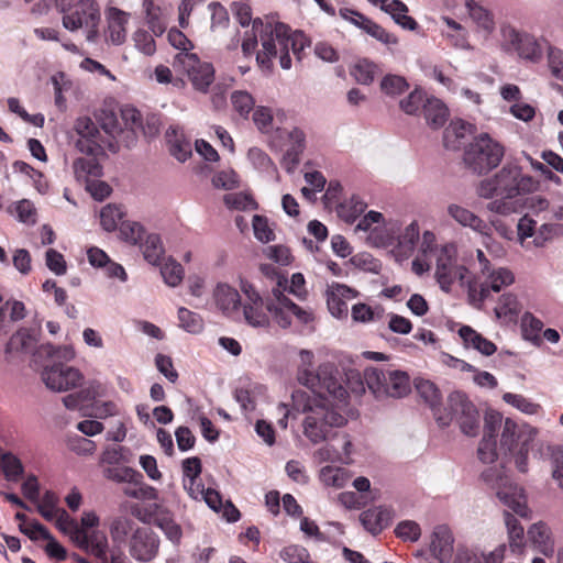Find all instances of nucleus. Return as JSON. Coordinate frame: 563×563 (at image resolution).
Wrapping results in <instances>:
<instances>
[{"mask_svg": "<svg viewBox=\"0 0 563 563\" xmlns=\"http://www.w3.org/2000/svg\"><path fill=\"white\" fill-rule=\"evenodd\" d=\"M231 103L235 112L242 118H247L250 112L254 110L255 101L251 93L243 90L233 91L231 95Z\"/></svg>", "mask_w": 563, "mask_h": 563, "instance_id": "53", "label": "nucleus"}, {"mask_svg": "<svg viewBox=\"0 0 563 563\" xmlns=\"http://www.w3.org/2000/svg\"><path fill=\"white\" fill-rule=\"evenodd\" d=\"M178 320L179 325L190 333H200L203 330V319L187 308L178 309Z\"/></svg>", "mask_w": 563, "mask_h": 563, "instance_id": "51", "label": "nucleus"}, {"mask_svg": "<svg viewBox=\"0 0 563 563\" xmlns=\"http://www.w3.org/2000/svg\"><path fill=\"white\" fill-rule=\"evenodd\" d=\"M89 157H79L74 162V173L78 179L98 178L102 175V167L99 164L98 155H88Z\"/></svg>", "mask_w": 563, "mask_h": 563, "instance_id": "31", "label": "nucleus"}, {"mask_svg": "<svg viewBox=\"0 0 563 563\" xmlns=\"http://www.w3.org/2000/svg\"><path fill=\"white\" fill-rule=\"evenodd\" d=\"M263 30L261 32L262 49L256 54V63L263 71L269 73L273 69V59L279 56V64L283 69L291 67V58L289 49L298 60L306 46L309 45L308 38L301 32L289 33V27L284 23H276L265 26L261 23Z\"/></svg>", "mask_w": 563, "mask_h": 563, "instance_id": "3", "label": "nucleus"}, {"mask_svg": "<svg viewBox=\"0 0 563 563\" xmlns=\"http://www.w3.org/2000/svg\"><path fill=\"white\" fill-rule=\"evenodd\" d=\"M367 205L360 197L352 196L338 205V216L346 223H353L366 209Z\"/></svg>", "mask_w": 563, "mask_h": 563, "instance_id": "36", "label": "nucleus"}, {"mask_svg": "<svg viewBox=\"0 0 563 563\" xmlns=\"http://www.w3.org/2000/svg\"><path fill=\"white\" fill-rule=\"evenodd\" d=\"M429 98L430 97H428L423 90L415 89L405 99L400 101L399 106L405 113L409 115H416L420 111L423 112L424 104Z\"/></svg>", "mask_w": 563, "mask_h": 563, "instance_id": "44", "label": "nucleus"}, {"mask_svg": "<svg viewBox=\"0 0 563 563\" xmlns=\"http://www.w3.org/2000/svg\"><path fill=\"white\" fill-rule=\"evenodd\" d=\"M519 310V302L512 294H504L495 307V313L498 318L517 314Z\"/></svg>", "mask_w": 563, "mask_h": 563, "instance_id": "57", "label": "nucleus"}, {"mask_svg": "<svg viewBox=\"0 0 563 563\" xmlns=\"http://www.w3.org/2000/svg\"><path fill=\"white\" fill-rule=\"evenodd\" d=\"M161 539L151 528L137 527L129 539V553L140 563L154 561L159 554Z\"/></svg>", "mask_w": 563, "mask_h": 563, "instance_id": "14", "label": "nucleus"}, {"mask_svg": "<svg viewBox=\"0 0 563 563\" xmlns=\"http://www.w3.org/2000/svg\"><path fill=\"white\" fill-rule=\"evenodd\" d=\"M523 428H531L528 424L518 426L512 419L507 418L504 422V429L501 433L500 444L506 448L510 453H514L517 448L521 446V441L518 439V434Z\"/></svg>", "mask_w": 563, "mask_h": 563, "instance_id": "35", "label": "nucleus"}, {"mask_svg": "<svg viewBox=\"0 0 563 563\" xmlns=\"http://www.w3.org/2000/svg\"><path fill=\"white\" fill-rule=\"evenodd\" d=\"M483 482L495 490L498 499L521 518L529 517L527 496L522 487L512 483L503 466L486 468L481 475Z\"/></svg>", "mask_w": 563, "mask_h": 563, "instance_id": "4", "label": "nucleus"}, {"mask_svg": "<svg viewBox=\"0 0 563 563\" xmlns=\"http://www.w3.org/2000/svg\"><path fill=\"white\" fill-rule=\"evenodd\" d=\"M537 431L534 428H523L518 434V439L521 441V446L517 448L514 452L516 454V466L521 473H526L528 470V453L530 450V443L533 441Z\"/></svg>", "mask_w": 563, "mask_h": 563, "instance_id": "37", "label": "nucleus"}, {"mask_svg": "<svg viewBox=\"0 0 563 563\" xmlns=\"http://www.w3.org/2000/svg\"><path fill=\"white\" fill-rule=\"evenodd\" d=\"M505 47L507 51H514L517 55L529 63L538 64L542 60L544 49L551 46L547 40H539L533 35L519 32L514 27L503 30Z\"/></svg>", "mask_w": 563, "mask_h": 563, "instance_id": "9", "label": "nucleus"}, {"mask_svg": "<svg viewBox=\"0 0 563 563\" xmlns=\"http://www.w3.org/2000/svg\"><path fill=\"white\" fill-rule=\"evenodd\" d=\"M395 534L405 542H416L421 537V528L413 520H404L396 526Z\"/></svg>", "mask_w": 563, "mask_h": 563, "instance_id": "56", "label": "nucleus"}, {"mask_svg": "<svg viewBox=\"0 0 563 563\" xmlns=\"http://www.w3.org/2000/svg\"><path fill=\"white\" fill-rule=\"evenodd\" d=\"M253 230L255 238L263 243H268L275 239V233L264 216L255 214L253 217Z\"/></svg>", "mask_w": 563, "mask_h": 563, "instance_id": "60", "label": "nucleus"}, {"mask_svg": "<svg viewBox=\"0 0 563 563\" xmlns=\"http://www.w3.org/2000/svg\"><path fill=\"white\" fill-rule=\"evenodd\" d=\"M327 305L332 316L336 318L347 316L346 300L357 296V291L346 285L332 283L327 289Z\"/></svg>", "mask_w": 563, "mask_h": 563, "instance_id": "19", "label": "nucleus"}, {"mask_svg": "<svg viewBox=\"0 0 563 563\" xmlns=\"http://www.w3.org/2000/svg\"><path fill=\"white\" fill-rule=\"evenodd\" d=\"M244 321L254 328L267 327L269 324L268 310L264 301H252L241 303Z\"/></svg>", "mask_w": 563, "mask_h": 563, "instance_id": "29", "label": "nucleus"}, {"mask_svg": "<svg viewBox=\"0 0 563 563\" xmlns=\"http://www.w3.org/2000/svg\"><path fill=\"white\" fill-rule=\"evenodd\" d=\"M468 274V269L464 265L457 264L455 250L453 246L445 245L442 247L437 258L435 279L446 294L452 291V287L456 282L461 285Z\"/></svg>", "mask_w": 563, "mask_h": 563, "instance_id": "12", "label": "nucleus"}, {"mask_svg": "<svg viewBox=\"0 0 563 563\" xmlns=\"http://www.w3.org/2000/svg\"><path fill=\"white\" fill-rule=\"evenodd\" d=\"M166 137L170 144V153L179 162H185L191 155L190 143L180 141L178 139V131L176 128L170 126L166 132Z\"/></svg>", "mask_w": 563, "mask_h": 563, "instance_id": "47", "label": "nucleus"}, {"mask_svg": "<svg viewBox=\"0 0 563 563\" xmlns=\"http://www.w3.org/2000/svg\"><path fill=\"white\" fill-rule=\"evenodd\" d=\"M549 527L543 522L533 523L528 530L529 540L545 556L554 553V543Z\"/></svg>", "mask_w": 563, "mask_h": 563, "instance_id": "27", "label": "nucleus"}, {"mask_svg": "<svg viewBox=\"0 0 563 563\" xmlns=\"http://www.w3.org/2000/svg\"><path fill=\"white\" fill-rule=\"evenodd\" d=\"M110 536L114 543H124L126 541L128 536L133 533L134 521L129 517H117L112 520L110 525Z\"/></svg>", "mask_w": 563, "mask_h": 563, "instance_id": "42", "label": "nucleus"}, {"mask_svg": "<svg viewBox=\"0 0 563 563\" xmlns=\"http://www.w3.org/2000/svg\"><path fill=\"white\" fill-rule=\"evenodd\" d=\"M144 258L152 265L161 263L165 250L163 247L161 238L157 234H148L145 243L142 245Z\"/></svg>", "mask_w": 563, "mask_h": 563, "instance_id": "45", "label": "nucleus"}, {"mask_svg": "<svg viewBox=\"0 0 563 563\" xmlns=\"http://www.w3.org/2000/svg\"><path fill=\"white\" fill-rule=\"evenodd\" d=\"M548 65L551 74L560 80H563V51L553 46H548Z\"/></svg>", "mask_w": 563, "mask_h": 563, "instance_id": "61", "label": "nucleus"}, {"mask_svg": "<svg viewBox=\"0 0 563 563\" xmlns=\"http://www.w3.org/2000/svg\"><path fill=\"white\" fill-rule=\"evenodd\" d=\"M536 181L529 175L522 174L517 165H505L493 177L479 183L477 194L482 198L493 199L487 209L499 214H509L515 211L514 198L531 192Z\"/></svg>", "mask_w": 563, "mask_h": 563, "instance_id": "2", "label": "nucleus"}, {"mask_svg": "<svg viewBox=\"0 0 563 563\" xmlns=\"http://www.w3.org/2000/svg\"><path fill=\"white\" fill-rule=\"evenodd\" d=\"M477 455L483 463H494L498 456L496 440L483 437L477 449Z\"/></svg>", "mask_w": 563, "mask_h": 563, "instance_id": "64", "label": "nucleus"}, {"mask_svg": "<svg viewBox=\"0 0 563 563\" xmlns=\"http://www.w3.org/2000/svg\"><path fill=\"white\" fill-rule=\"evenodd\" d=\"M484 277V282L478 280L477 277L467 280L470 303L477 309H481L485 300L489 298L490 291L499 292L515 282L514 273L505 267L493 268Z\"/></svg>", "mask_w": 563, "mask_h": 563, "instance_id": "8", "label": "nucleus"}, {"mask_svg": "<svg viewBox=\"0 0 563 563\" xmlns=\"http://www.w3.org/2000/svg\"><path fill=\"white\" fill-rule=\"evenodd\" d=\"M123 216L124 212L120 207L115 205H107L101 209L100 223L106 231L112 232L120 227L123 221Z\"/></svg>", "mask_w": 563, "mask_h": 563, "instance_id": "48", "label": "nucleus"}, {"mask_svg": "<svg viewBox=\"0 0 563 563\" xmlns=\"http://www.w3.org/2000/svg\"><path fill=\"white\" fill-rule=\"evenodd\" d=\"M0 471L9 482H18L23 475V465L19 457L12 453H4L0 457Z\"/></svg>", "mask_w": 563, "mask_h": 563, "instance_id": "40", "label": "nucleus"}, {"mask_svg": "<svg viewBox=\"0 0 563 563\" xmlns=\"http://www.w3.org/2000/svg\"><path fill=\"white\" fill-rule=\"evenodd\" d=\"M380 88L386 95H400L408 89L406 79L397 75H387L380 82Z\"/></svg>", "mask_w": 563, "mask_h": 563, "instance_id": "59", "label": "nucleus"}, {"mask_svg": "<svg viewBox=\"0 0 563 563\" xmlns=\"http://www.w3.org/2000/svg\"><path fill=\"white\" fill-rule=\"evenodd\" d=\"M305 133L302 130L295 128L289 133L290 145L286 150L282 165L287 172H292L300 163V156L305 150Z\"/></svg>", "mask_w": 563, "mask_h": 563, "instance_id": "23", "label": "nucleus"}, {"mask_svg": "<svg viewBox=\"0 0 563 563\" xmlns=\"http://www.w3.org/2000/svg\"><path fill=\"white\" fill-rule=\"evenodd\" d=\"M423 115L427 124L438 130L442 128L449 119L448 107L438 98L430 97L424 104Z\"/></svg>", "mask_w": 563, "mask_h": 563, "instance_id": "26", "label": "nucleus"}, {"mask_svg": "<svg viewBox=\"0 0 563 563\" xmlns=\"http://www.w3.org/2000/svg\"><path fill=\"white\" fill-rule=\"evenodd\" d=\"M543 329V322L536 318L532 313L526 312L521 318V330L522 335L526 340L531 341L536 344L541 342V331Z\"/></svg>", "mask_w": 563, "mask_h": 563, "instance_id": "46", "label": "nucleus"}, {"mask_svg": "<svg viewBox=\"0 0 563 563\" xmlns=\"http://www.w3.org/2000/svg\"><path fill=\"white\" fill-rule=\"evenodd\" d=\"M504 518L508 532L509 547L512 552H519L525 544V529L510 511L505 510Z\"/></svg>", "mask_w": 563, "mask_h": 563, "instance_id": "32", "label": "nucleus"}, {"mask_svg": "<svg viewBox=\"0 0 563 563\" xmlns=\"http://www.w3.org/2000/svg\"><path fill=\"white\" fill-rule=\"evenodd\" d=\"M161 274L164 282L170 286H178L184 278L183 266L174 260H168L161 268Z\"/></svg>", "mask_w": 563, "mask_h": 563, "instance_id": "55", "label": "nucleus"}, {"mask_svg": "<svg viewBox=\"0 0 563 563\" xmlns=\"http://www.w3.org/2000/svg\"><path fill=\"white\" fill-rule=\"evenodd\" d=\"M103 476L115 483L141 484L143 475L129 466L110 465L102 470Z\"/></svg>", "mask_w": 563, "mask_h": 563, "instance_id": "30", "label": "nucleus"}, {"mask_svg": "<svg viewBox=\"0 0 563 563\" xmlns=\"http://www.w3.org/2000/svg\"><path fill=\"white\" fill-rule=\"evenodd\" d=\"M139 487H124L123 494L128 497L141 499V500H152L157 498V492L154 487L143 484V479L141 484H135Z\"/></svg>", "mask_w": 563, "mask_h": 563, "instance_id": "62", "label": "nucleus"}, {"mask_svg": "<svg viewBox=\"0 0 563 563\" xmlns=\"http://www.w3.org/2000/svg\"><path fill=\"white\" fill-rule=\"evenodd\" d=\"M119 231L121 239L133 245L139 244L145 233L143 225L134 221H122Z\"/></svg>", "mask_w": 563, "mask_h": 563, "instance_id": "54", "label": "nucleus"}, {"mask_svg": "<svg viewBox=\"0 0 563 563\" xmlns=\"http://www.w3.org/2000/svg\"><path fill=\"white\" fill-rule=\"evenodd\" d=\"M128 14L117 8L108 11V37L111 43L120 45L125 41Z\"/></svg>", "mask_w": 563, "mask_h": 563, "instance_id": "25", "label": "nucleus"}, {"mask_svg": "<svg viewBox=\"0 0 563 563\" xmlns=\"http://www.w3.org/2000/svg\"><path fill=\"white\" fill-rule=\"evenodd\" d=\"M504 155V146L489 134L482 133L465 146L463 161L473 173L482 175L497 167Z\"/></svg>", "mask_w": 563, "mask_h": 563, "instance_id": "5", "label": "nucleus"}, {"mask_svg": "<svg viewBox=\"0 0 563 563\" xmlns=\"http://www.w3.org/2000/svg\"><path fill=\"white\" fill-rule=\"evenodd\" d=\"M472 20L482 29L492 31L494 29V19L492 13L475 2V0H465Z\"/></svg>", "mask_w": 563, "mask_h": 563, "instance_id": "43", "label": "nucleus"}, {"mask_svg": "<svg viewBox=\"0 0 563 563\" xmlns=\"http://www.w3.org/2000/svg\"><path fill=\"white\" fill-rule=\"evenodd\" d=\"M377 66L368 59L358 60L351 69V75L362 85L373 82Z\"/></svg>", "mask_w": 563, "mask_h": 563, "instance_id": "52", "label": "nucleus"}, {"mask_svg": "<svg viewBox=\"0 0 563 563\" xmlns=\"http://www.w3.org/2000/svg\"><path fill=\"white\" fill-rule=\"evenodd\" d=\"M58 498L52 492H46L42 497L37 509L44 519L52 521L57 519L58 527L62 528L64 520H68L69 516L64 509L57 507Z\"/></svg>", "mask_w": 563, "mask_h": 563, "instance_id": "28", "label": "nucleus"}, {"mask_svg": "<svg viewBox=\"0 0 563 563\" xmlns=\"http://www.w3.org/2000/svg\"><path fill=\"white\" fill-rule=\"evenodd\" d=\"M364 379L376 398H401L411 390L409 375L402 371L368 367L364 372Z\"/></svg>", "mask_w": 563, "mask_h": 563, "instance_id": "6", "label": "nucleus"}, {"mask_svg": "<svg viewBox=\"0 0 563 563\" xmlns=\"http://www.w3.org/2000/svg\"><path fill=\"white\" fill-rule=\"evenodd\" d=\"M108 551V539L104 533L100 531L88 532L87 551L88 553L96 556L100 563H109Z\"/></svg>", "mask_w": 563, "mask_h": 563, "instance_id": "39", "label": "nucleus"}, {"mask_svg": "<svg viewBox=\"0 0 563 563\" xmlns=\"http://www.w3.org/2000/svg\"><path fill=\"white\" fill-rule=\"evenodd\" d=\"M476 126L461 119L453 120L444 130L443 144L448 150L457 151L463 145L467 136L475 134Z\"/></svg>", "mask_w": 563, "mask_h": 563, "instance_id": "21", "label": "nucleus"}, {"mask_svg": "<svg viewBox=\"0 0 563 563\" xmlns=\"http://www.w3.org/2000/svg\"><path fill=\"white\" fill-rule=\"evenodd\" d=\"M415 388L419 397L430 407L433 412V417L441 427H448L450 424L451 417L444 413L442 408V394L438 386L424 378H416L413 382Z\"/></svg>", "mask_w": 563, "mask_h": 563, "instance_id": "17", "label": "nucleus"}, {"mask_svg": "<svg viewBox=\"0 0 563 563\" xmlns=\"http://www.w3.org/2000/svg\"><path fill=\"white\" fill-rule=\"evenodd\" d=\"M213 299L217 308L225 317L236 319L240 314L241 296L239 291L228 284H218L213 290Z\"/></svg>", "mask_w": 563, "mask_h": 563, "instance_id": "20", "label": "nucleus"}, {"mask_svg": "<svg viewBox=\"0 0 563 563\" xmlns=\"http://www.w3.org/2000/svg\"><path fill=\"white\" fill-rule=\"evenodd\" d=\"M382 10L386 13L390 14L394 21L401 25L404 29L413 31L417 29L418 24L413 18L407 14L408 8L400 0H393L387 5H383Z\"/></svg>", "mask_w": 563, "mask_h": 563, "instance_id": "34", "label": "nucleus"}, {"mask_svg": "<svg viewBox=\"0 0 563 563\" xmlns=\"http://www.w3.org/2000/svg\"><path fill=\"white\" fill-rule=\"evenodd\" d=\"M451 417L450 423L456 420L462 432L475 437L479 429V412L475 405L462 391H453L448 397V408L444 413Z\"/></svg>", "mask_w": 563, "mask_h": 563, "instance_id": "10", "label": "nucleus"}, {"mask_svg": "<svg viewBox=\"0 0 563 563\" xmlns=\"http://www.w3.org/2000/svg\"><path fill=\"white\" fill-rule=\"evenodd\" d=\"M300 358L308 367L299 368L298 382L316 395L303 405V434L311 443L318 444L336 435L335 429L346 424L347 419L342 413V407L346 405L349 394L339 379V372L333 363L321 364L314 373L309 368L312 367L313 353L303 350Z\"/></svg>", "mask_w": 563, "mask_h": 563, "instance_id": "1", "label": "nucleus"}, {"mask_svg": "<svg viewBox=\"0 0 563 563\" xmlns=\"http://www.w3.org/2000/svg\"><path fill=\"white\" fill-rule=\"evenodd\" d=\"M448 212L456 222L463 227H470L474 231L484 235H488L490 232V227L484 220L464 207L459 205H450Z\"/></svg>", "mask_w": 563, "mask_h": 563, "instance_id": "24", "label": "nucleus"}, {"mask_svg": "<svg viewBox=\"0 0 563 563\" xmlns=\"http://www.w3.org/2000/svg\"><path fill=\"white\" fill-rule=\"evenodd\" d=\"M350 478L351 475L349 472L342 467L324 466L320 472V479L322 483L335 488L344 487Z\"/></svg>", "mask_w": 563, "mask_h": 563, "instance_id": "41", "label": "nucleus"}, {"mask_svg": "<svg viewBox=\"0 0 563 563\" xmlns=\"http://www.w3.org/2000/svg\"><path fill=\"white\" fill-rule=\"evenodd\" d=\"M429 552L439 563H450L454 552V537L445 525L437 526L431 536Z\"/></svg>", "mask_w": 563, "mask_h": 563, "instance_id": "18", "label": "nucleus"}, {"mask_svg": "<svg viewBox=\"0 0 563 563\" xmlns=\"http://www.w3.org/2000/svg\"><path fill=\"white\" fill-rule=\"evenodd\" d=\"M153 525L158 527L173 543L178 544L183 537L180 526L173 519L168 512H157L152 520Z\"/></svg>", "mask_w": 563, "mask_h": 563, "instance_id": "33", "label": "nucleus"}, {"mask_svg": "<svg viewBox=\"0 0 563 563\" xmlns=\"http://www.w3.org/2000/svg\"><path fill=\"white\" fill-rule=\"evenodd\" d=\"M143 7L146 12V22L155 36H161L166 31V22L163 18L162 9L153 0H143Z\"/></svg>", "mask_w": 563, "mask_h": 563, "instance_id": "38", "label": "nucleus"}, {"mask_svg": "<svg viewBox=\"0 0 563 563\" xmlns=\"http://www.w3.org/2000/svg\"><path fill=\"white\" fill-rule=\"evenodd\" d=\"M223 201L229 209L234 210H254L257 208L254 198L250 194L242 191L224 195Z\"/></svg>", "mask_w": 563, "mask_h": 563, "instance_id": "49", "label": "nucleus"}, {"mask_svg": "<svg viewBox=\"0 0 563 563\" xmlns=\"http://www.w3.org/2000/svg\"><path fill=\"white\" fill-rule=\"evenodd\" d=\"M391 520V512L387 508L374 507L360 515L363 527L372 534L380 533L387 528Z\"/></svg>", "mask_w": 563, "mask_h": 563, "instance_id": "22", "label": "nucleus"}, {"mask_svg": "<svg viewBox=\"0 0 563 563\" xmlns=\"http://www.w3.org/2000/svg\"><path fill=\"white\" fill-rule=\"evenodd\" d=\"M133 41L136 48L147 56L153 55L156 51V44L153 36L144 30H137L133 34Z\"/></svg>", "mask_w": 563, "mask_h": 563, "instance_id": "63", "label": "nucleus"}, {"mask_svg": "<svg viewBox=\"0 0 563 563\" xmlns=\"http://www.w3.org/2000/svg\"><path fill=\"white\" fill-rule=\"evenodd\" d=\"M280 558L288 563H308L310 554L305 547L290 544L280 551Z\"/></svg>", "mask_w": 563, "mask_h": 563, "instance_id": "58", "label": "nucleus"}, {"mask_svg": "<svg viewBox=\"0 0 563 563\" xmlns=\"http://www.w3.org/2000/svg\"><path fill=\"white\" fill-rule=\"evenodd\" d=\"M174 66L183 69L194 88L200 92H208L214 80V68L211 63L202 62L196 54L178 53Z\"/></svg>", "mask_w": 563, "mask_h": 563, "instance_id": "11", "label": "nucleus"}, {"mask_svg": "<svg viewBox=\"0 0 563 563\" xmlns=\"http://www.w3.org/2000/svg\"><path fill=\"white\" fill-rule=\"evenodd\" d=\"M63 14V26L71 32L87 30V40L95 41L100 22V8L95 0H78L68 9L58 10Z\"/></svg>", "mask_w": 563, "mask_h": 563, "instance_id": "7", "label": "nucleus"}, {"mask_svg": "<svg viewBox=\"0 0 563 563\" xmlns=\"http://www.w3.org/2000/svg\"><path fill=\"white\" fill-rule=\"evenodd\" d=\"M42 378L49 389L64 391L77 387L82 379V375L74 367L55 363L44 368Z\"/></svg>", "mask_w": 563, "mask_h": 563, "instance_id": "15", "label": "nucleus"}, {"mask_svg": "<svg viewBox=\"0 0 563 563\" xmlns=\"http://www.w3.org/2000/svg\"><path fill=\"white\" fill-rule=\"evenodd\" d=\"M74 129L78 135L75 146L79 152L87 155H99L103 153L101 133L90 118H78L75 122Z\"/></svg>", "mask_w": 563, "mask_h": 563, "instance_id": "16", "label": "nucleus"}, {"mask_svg": "<svg viewBox=\"0 0 563 563\" xmlns=\"http://www.w3.org/2000/svg\"><path fill=\"white\" fill-rule=\"evenodd\" d=\"M358 18L362 20L363 23H365L362 27V30L365 33H367L368 35L384 44H397V37L394 34L387 32L383 26H380L369 18Z\"/></svg>", "mask_w": 563, "mask_h": 563, "instance_id": "50", "label": "nucleus"}, {"mask_svg": "<svg viewBox=\"0 0 563 563\" xmlns=\"http://www.w3.org/2000/svg\"><path fill=\"white\" fill-rule=\"evenodd\" d=\"M274 301H268L266 308L272 314L274 321L286 329L291 324V316L303 324L313 320L310 311H307L292 302L280 288H273L272 290Z\"/></svg>", "mask_w": 563, "mask_h": 563, "instance_id": "13", "label": "nucleus"}]
</instances>
